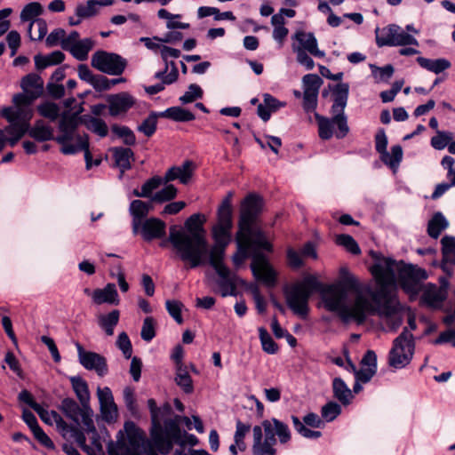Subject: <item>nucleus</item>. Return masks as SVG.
Instances as JSON below:
<instances>
[{
    "instance_id": "nucleus-1",
    "label": "nucleus",
    "mask_w": 455,
    "mask_h": 455,
    "mask_svg": "<svg viewBox=\"0 0 455 455\" xmlns=\"http://www.w3.org/2000/svg\"><path fill=\"white\" fill-rule=\"evenodd\" d=\"M371 273L376 282L375 289L370 283H361L347 267H341L338 282L323 295V306L344 323L362 324L369 315H377L385 318L395 331L403 323L396 297V276L403 291L416 296L427 274L411 264L380 256L375 258Z\"/></svg>"
},
{
    "instance_id": "nucleus-2",
    "label": "nucleus",
    "mask_w": 455,
    "mask_h": 455,
    "mask_svg": "<svg viewBox=\"0 0 455 455\" xmlns=\"http://www.w3.org/2000/svg\"><path fill=\"white\" fill-rule=\"evenodd\" d=\"M232 196L233 194L229 192L218 209L217 223L212 228V238L215 243L210 249L209 258H207V261L221 278L220 288L222 297L233 294L235 290V286L229 279V269L223 261L226 248L231 242Z\"/></svg>"
},
{
    "instance_id": "nucleus-3",
    "label": "nucleus",
    "mask_w": 455,
    "mask_h": 455,
    "mask_svg": "<svg viewBox=\"0 0 455 455\" xmlns=\"http://www.w3.org/2000/svg\"><path fill=\"white\" fill-rule=\"evenodd\" d=\"M203 214H193L185 222L186 230H171L169 240L179 258L190 268L207 262L210 250L206 240Z\"/></svg>"
},
{
    "instance_id": "nucleus-4",
    "label": "nucleus",
    "mask_w": 455,
    "mask_h": 455,
    "mask_svg": "<svg viewBox=\"0 0 455 455\" xmlns=\"http://www.w3.org/2000/svg\"><path fill=\"white\" fill-rule=\"evenodd\" d=\"M237 251L233 255L234 265L240 266L250 253L252 254L251 270L254 276L267 286L273 287L276 283V272L260 251L269 252L264 246L258 245L252 235L237 231L235 236Z\"/></svg>"
},
{
    "instance_id": "nucleus-5",
    "label": "nucleus",
    "mask_w": 455,
    "mask_h": 455,
    "mask_svg": "<svg viewBox=\"0 0 455 455\" xmlns=\"http://www.w3.org/2000/svg\"><path fill=\"white\" fill-rule=\"evenodd\" d=\"M36 411L44 422L48 425H56L58 431L64 438L75 442L88 455H104L100 438L92 419H84L85 430L91 441L90 444H87L84 434L73 427H69L56 411L44 410L41 405L40 409Z\"/></svg>"
},
{
    "instance_id": "nucleus-6",
    "label": "nucleus",
    "mask_w": 455,
    "mask_h": 455,
    "mask_svg": "<svg viewBox=\"0 0 455 455\" xmlns=\"http://www.w3.org/2000/svg\"><path fill=\"white\" fill-rule=\"evenodd\" d=\"M349 85L339 83L332 88L333 104L331 108V117H324L315 113V118L318 122L319 137L329 140L332 136L340 140L349 132L347 117L345 115V108L347 103Z\"/></svg>"
},
{
    "instance_id": "nucleus-7",
    "label": "nucleus",
    "mask_w": 455,
    "mask_h": 455,
    "mask_svg": "<svg viewBox=\"0 0 455 455\" xmlns=\"http://www.w3.org/2000/svg\"><path fill=\"white\" fill-rule=\"evenodd\" d=\"M81 108L73 113H64L61 116L59 130L60 134L56 137V141L61 146L60 151L64 155H73L79 151H84V159L86 169L92 167V156L89 150V140L86 135L76 133V129L79 124L78 115Z\"/></svg>"
},
{
    "instance_id": "nucleus-8",
    "label": "nucleus",
    "mask_w": 455,
    "mask_h": 455,
    "mask_svg": "<svg viewBox=\"0 0 455 455\" xmlns=\"http://www.w3.org/2000/svg\"><path fill=\"white\" fill-rule=\"evenodd\" d=\"M13 107L2 109L1 116L9 122V125L4 131L8 134L7 141L13 147L28 131L29 122L32 118V108H29L30 99L23 95H15Z\"/></svg>"
},
{
    "instance_id": "nucleus-9",
    "label": "nucleus",
    "mask_w": 455,
    "mask_h": 455,
    "mask_svg": "<svg viewBox=\"0 0 455 455\" xmlns=\"http://www.w3.org/2000/svg\"><path fill=\"white\" fill-rule=\"evenodd\" d=\"M263 206L262 198L255 194L247 196L241 204L238 231L252 235L258 245L272 251V243L266 234L256 225L257 218Z\"/></svg>"
},
{
    "instance_id": "nucleus-10",
    "label": "nucleus",
    "mask_w": 455,
    "mask_h": 455,
    "mask_svg": "<svg viewBox=\"0 0 455 455\" xmlns=\"http://www.w3.org/2000/svg\"><path fill=\"white\" fill-rule=\"evenodd\" d=\"M313 291V276L307 275L302 280L286 285L283 289L286 303L292 312L301 317L307 315L308 299Z\"/></svg>"
},
{
    "instance_id": "nucleus-11",
    "label": "nucleus",
    "mask_w": 455,
    "mask_h": 455,
    "mask_svg": "<svg viewBox=\"0 0 455 455\" xmlns=\"http://www.w3.org/2000/svg\"><path fill=\"white\" fill-rule=\"evenodd\" d=\"M148 406L151 414L152 427L150 429V443L162 455H167L170 450V443L164 441L163 434L165 431V419L171 414L172 408L169 404L157 407L156 401L151 398L148 401Z\"/></svg>"
},
{
    "instance_id": "nucleus-12",
    "label": "nucleus",
    "mask_w": 455,
    "mask_h": 455,
    "mask_svg": "<svg viewBox=\"0 0 455 455\" xmlns=\"http://www.w3.org/2000/svg\"><path fill=\"white\" fill-rule=\"evenodd\" d=\"M414 347L413 335L407 328H404L393 342V347L388 354L389 365L395 369L404 368L412 359Z\"/></svg>"
},
{
    "instance_id": "nucleus-13",
    "label": "nucleus",
    "mask_w": 455,
    "mask_h": 455,
    "mask_svg": "<svg viewBox=\"0 0 455 455\" xmlns=\"http://www.w3.org/2000/svg\"><path fill=\"white\" fill-rule=\"evenodd\" d=\"M292 50L296 53L298 62L307 69L313 68V34L304 30H297L291 37Z\"/></svg>"
},
{
    "instance_id": "nucleus-14",
    "label": "nucleus",
    "mask_w": 455,
    "mask_h": 455,
    "mask_svg": "<svg viewBox=\"0 0 455 455\" xmlns=\"http://www.w3.org/2000/svg\"><path fill=\"white\" fill-rule=\"evenodd\" d=\"M92 66L103 73L118 76L124 72L126 61L116 53L99 51L92 57Z\"/></svg>"
},
{
    "instance_id": "nucleus-15",
    "label": "nucleus",
    "mask_w": 455,
    "mask_h": 455,
    "mask_svg": "<svg viewBox=\"0 0 455 455\" xmlns=\"http://www.w3.org/2000/svg\"><path fill=\"white\" fill-rule=\"evenodd\" d=\"M163 438L164 441L170 443L171 448L168 451V454L172 450L174 443L180 447H184L187 444L193 447L199 443V440L196 435L187 432H182L180 428L179 423L175 419H172L165 421V431L163 434Z\"/></svg>"
},
{
    "instance_id": "nucleus-16",
    "label": "nucleus",
    "mask_w": 455,
    "mask_h": 455,
    "mask_svg": "<svg viewBox=\"0 0 455 455\" xmlns=\"http://www.w3.org/2000/svg\"><path fill=\"white\" fill-rule=\"evenodd\" d=\"M79 363L87 370H94L100 376L108 372L106 359L100 355L85 351L80 343H76Z\"/></svg>"
},
{
    "instance_id": "nucleus-17",
    "label": "nucleus",
    "mask_w": 455,
    "mask_h": 455,
    "mask_svg": "<svg viewBox=\"0 0 455 455\" xmlns=\"http://www.w3.org/2000/svg\"><path fill=\"white\" fill-rule=\"evenodd\" d=\"M252 455H275L276 450L274 445L275 438H271L267 435L263 437L261 426L256 425L252 427Z\"/></svg>"
},
{
    "instance_id": "nucleus-18",
    "label": "nucleus",
    "mask_w": 455,
    "mask_h": 455,
    "mask_svg": "<svg viewBox=\"0 0 455 455\" xmlns=\"http://www.w3.org/2000/svg\"><path fill=\"white\" fill-rule=\"evenodd\" d=\"M108 110L112 116L126 113L135 103L134 98L128 92H120L108 97Z\"/></svg>"
},
{
    "instance_id": "nucleus-19",
    "label": "nucleus",
    "mask_w": 455,
    "mask_h": 455,
    "mask_svg": "<svg viewBox=\"0 0 455 455\" xmlns=\"http://www.w3.org/2000/svg\"><path fill=\"white\" fill-rule=\"evenodd\" d=\"M261 427L264 429L265 435L271 438H275L276 435L282 444L287 443L291 438L289 427L276 419L264 420Z\"/></svg>"
},
{
    "instance_id": "nucleus-20",
    "label": "nucleus",
    "mask_w": 455,
    "mask_h": 455,
    "mask_svg": "<svg viewBox=\"0 0 455 455\" xmlns=\"http://www.w3.org/2000/svg\"><path fill=\"white\" fill-rule=\"evenodd\" d=\"M165 228L166 225L163 220L150 218L141 221L138 232L140 233L144 240L151 241L163 237L165 235Z\"/></svg>"
},
{
    "instance_id": "nucleus-21",
    "label": "nucleus",
    "mask_w": 455,
    "mask_h": 455,
    "mask_svg": "<svg viewBox=\"0 0 455 455\" xmlns=\"http://www.w3.org/2000/svg\"><path fill=\"white\" fill-rule=\"evenodd\" d=\"M446 290L435 284L427 283L423 289L421 301L430 307L439 308L446 299Z\"/></svg>"
},
{
    "instance_id": "nucleus-22",
    "label": "nucleus",
    "mask_w": 455,
    "mask_h": 455,
    "mask_svg": "<svg viewBox=\"0 0 455 455\" xmlns=\"http://www.w3.org/2000/svg\"><path fill=\"white\" fill-rule=\"evenodd\" d=\"M303 92L293 91L296 99L301 100V106L305 112L310 114L313 111V74H307L302 78Z\"/></svg>"
},
{
    "instance_id": "nucleus-23",
    "label": "nucleus",
    "mask_w": 455,
    "mask_h": 455,
    "mask_svg": "<svg viewBox=\"0 0 455 455\" xmlns=\"http://www.w3.org/2000/svg\"><path fill=\"white\" fill-rule=\"evenodd\" d=\"M92 299L97 305L109 304L118 305L120 299L114 283H108L102 289H95L92 292Z\"/></svg>"
},
{
    "instance_id": "nucleus-24",
    "label": "nucleus",
    "mask_w": 455,
    "mask_h": 455,
    "mask_svg": "<svg viewBox=\"0 0 455 455\" xmlns=\"http://www.w3.org/2000/svg\"><path fill=\"white\" fill-rule=\"evenodd\" d=\"M193 174V163L190 161L184 162L180 166H173L170 168L165 175L164 181L170 182L179 180L182 184H188Z\"/></svg>"
},
{
    "instance_id": "nucleus-25",
    "label": "nucleus",
    "mask_w": 455,
    "mask_h": 455,
    "mask_svg": "<svg viewBox=\"0 0 455 455\" xmlns=\"http://www.w3.org/2000/svg\"><path fill=\"white\" fill-rule=\"evenodd\" d=\"M342 412V407L334 401H330L322 407L321 418L315 414V427H323L324 423L336 419Z\"/></svg>"
},
{
    "instance_id": "nucleus-26",
    "label": "nucleus",
    "mask_w": 455,
    "mask_h": 455,
    "mask_svg": "<svg viewBox=\"0 0 455 455\" xmlns=\"http://www.w3.org/2000/svg\"><path fill=\"white\" fill-rule=\"evenodd\" d=\"M21 87L24 91V93H20L19 95L27 96L30 99L29 108H31V104L35 99H36L41 93L43 84L41 79L36 75H28L23 77L21 81Z\"/></svg>"
},
{
    "instance_id": "nucleus-27",
    "label": "nucleus",
    "mask_w": 455,
    "mask_h": 455,
    "mask_svg": "<svg viewBox=\"0 0 455 455\" xmlns=\"http://www.w3.org/2000/svg\"><path fill=\"white\" fill-rule=\"evenodd\" d=\"M443 262L442 267L445 272H449L455 264V237L444 235L442 240Z\"/></svg>"
},
{
    "instance_id": "nucleus-28",
    "label": "nucleus",
    "mask_w": 455,
    "mask_h": 455,
    "mask_svg": "<svg viewBox=\"0 0 455 455\" xmlns=\"http://www.w3.org/2000/svg\"><path fill=\"white\" fill-rule=\"evenodd\" d=\"M150 204L141 200L136 199L131 203L130 212L132 216V228L134 233H138L142 219L148 213Z\"/></svg>"
},
{
    "instance_id": "nucleus-29",
    "label": "nucleus",
    "mask_w": 455,
    "mask_h": 455,
    "mask_svg": "<svg viewBox=\"0 0 455 455\" xmlns=\"http://www.w3.org/2000/svg\"><path fill=\"white\" fill-rule=\"evenodd\" d=\"M333 396L344 406L350 404L353 395L350 388L340 378H335L332 380Z\"/></svg>"
},
{
    "instance_id": "nucleus-30",
    "label": "nucleus",
    "mask_w": 455,
    "mask_h": 455,
    "mask_svg": "<svg viewBox=\"0 0 455 455\" xmlns=\"http://www.w3.org/2000/svg\"><path fill=\"white\" fill-rule=\"evenodd\" d=\"M391 31L393 35L392 41H389L387 44H394V46H405V45H414L418 46V40L411 35L406 33L398 25L392 24Z\"/></svg>"
},
{
    "instance_id": "nucleus-31",
    "label": "nucleus",
    "mask_w": 455,
    "mask_h": 455,
    "mask_svg": "<svg viewBox=\"0 0 455 455\" xmlns=\"http://www.w3.org/2000/svg\"><path fill=\"white\" fill-rule=\"evenodd\" d=\"M403 156L402 147L400 145H395L391 147L390 152L387 151L380 156V160L388 166L393 172H396L403 160Z\"/></svg>"
},
{
    "instance_id": "nucleus-32",
    "label": "nucleus",
    "mask_w": 455,
    "mask_h": 455,
    "mask_svg": "<svg viewBox=\"0 0 455 455\" xmlns=\"http://www.w3.org/2000/svg\"><path fill=\"white\" fill-rule=\"evenodd\" d=\"M113 156L115 163L121 169L122 173L129 170L132 166L133 159V152L129 148H113Z\"/></svg>"
},
{
    "instance_id": "nucleus-33",
    "label": "nucleus",
    "mask_w": 455,
    "mask_h": 455,
    "mask_svg": "<svg viewBox=\"0 0 455 455\" xmlns=\"http://www.w3.org/2000/svg\"><path fill=\"white\" fill-rule=\"evenodd\" d=\"M417 62L421 68L435 74H439L451 67V62L446 59L431 60L424 57H418Z\"/></svg>"
},
{
    "instance_id": "nucleus-34",
    "label": "nucleus",
    "mask_w": 455,
    "mask_h": 455,
    "mask_svg": "<svg viewBox=\"0 0 455 455\" xmlns=\"http://www.w3.org/2000/svg\"><path fill=\"white\" fill-rule=\"evenodd\" d=\"M29 135L38 141L55 140L52 128L42 120L36 122L35 125L28 131Z\"/></svg>"
},
{
    "instance_id": "nucleus-35",
    "label": "nucleus",
    "mask_w": 455,
    "mask_h": 455,
    "mask_svg": "<svg viewBox=\"0 0 455 455\" xmlns=\"http://www.w3.org/2000/svg\"><path fill=\"white\" fill-rule=\"evenodd\" d=\"M313 253V244L308 242L302 251L299 253L292 248L287 249V259L289 266L293 269H298L303 265V258Z\"/></svg>"
},
{
    "instance_id": "nucleus-36",
    "label": "nucleus",
    "mask_w": 455,
    "mask_h": 455,
    "mask_svg": "<svg viewBox=\"0 0 455 455\" xmlns=\"http://www.w3.org/2000/svg\"><path fill=\"white\" fill-rule=\"evenodd\" d=\"M65 59V55L60 51H54L47 55H36L35 57V64L37 69H44L50 66L61 63Z\"/></svg>"
},
{
    "instance_id": "nucleus-37",
    "label": "nucleus",
    "mask_w": 455,
    "mask_h": 455,
    "mask_svg": "<svg viewBox=\"0 0 455 455\" xmlns=\"http://www.w3.org/2000/svg\"><path fill=\"white\" fill-rule=\"evenodd\" d=\"M448 220L442 212H436L428 221L427 234L434 239L439 237L441 233L448 228Z\"/></svg>"
},
{
    "instance_id": "nucleus-38",
    "label": "nucleus",
    "mask_w": 455,
    "mask_h": 455,
    "mask_svg": "<svg viewBox=\"0 0 455 455\" xmlns=\"http://www.w3.org/2000/svg\"><path fill=\"white\" fill-rule=\"evenodd\" d=\"M174 381L185 394L189 395L194 392L193 380L187 367L176 368Z\"/></svg>"
},
{
    "instance_id": "nucleus-39",
    "label": "nucleus",
    "mask_w": 455,
    "mask_h": 455,
    "mask_svg": "<svg viewBox=\"0 0 455 455\" xmlns=\"http://www.w3.org/2000/svg\"><path fill=\"white\" fill-rule=\"evenodd\" d=\"M160 116L166 117L176 122H188L196 118L195 115L180 107H172L160 114Z\"/></svg>"
},
{
    "instance_id": "nucleus-40",
    "label": "nucleus",
    "mask_w": 455,
    "mask_h": 455,
    "mask_svg": "<svg viewBox=\"0 0 455 455\" xmlns=\"http://www.w3.org/2000/svg\"><path fill=\"white\" fill-rule=\"evenodd\" d=\"M120 313L117 309H114L108 314L100 315L98 317L99 325L104 330L107 335L112 336L114 329L119 322Z\"/></svg>"
},
{
    "instance_id": "nucleus-41",
    "label": "nucleus",
    "mask_w": 455,
    "mask_h": 455,
    "mask_svg": "<svg viewBox=\"0 0 455 455\" xmlns=\"http://www.w3.org/2000/svg\"><path fill=\"white\" fill-rule=\"evenodd\" d=\"M165 183L164 177L154 176L142 185L140 190H134L133 195L138 197H150L152 199L153 192Z\"/></svg>"
},
{
    "instance_id": "nucleus-42",
    "label": "nucleus",
    "mask_w": 455,
    "mask_h": 455,
    "mask_svg": "<svg viewBox=\"0 0 455 455\" xmlns=\"http://www.w3.org/2000/svg\"><path fill=\"white\" fill-rule=\"evenodd\" d=\"M271 24L274 27L273 38L283 45V41L289 34V30L285 28V20L282 18V14H274L271 18Z\"/></svg>"
},
{
    "instance_id": "nucleus-43",
    "label": "nucleus",
    "mask_w": 455,
    "mask_h": 455,
    "mask_svg": "<svg viewBox=\"0 0 455 455\" xmlns=\"http://www.w3.org/2000/svg\"><path fill=\"white\" fill-rule=\"evenodd\" d=\"M157 16L159 19L167 20L166 28L168 29H175V28L188 29L190 28L189 23L179 21V20L181 19L180 14H172V13L169 12L166 9H160L157 12Z\"/></svg>"
},
{
    "instance_id": "nucleus-44",
    "label": "nucleus",
    "mask_w": 455,
    "mask_h": 455,
    "mask_svg": "<svg viewBox=\"0 0 455 455\" xmlns=\"http://www.w3.org/2000/svg\"><path fill=\"white\" fill-rule=\"evenodd\" d=\"M295 430L304 437L313 436V431L310 429L313 427V413H308L303 417V421L297 416L291 417Z\"/></svg>"
},
{
    "instance_id": "nucleus-45",
    "label": "nucleus",
    "mask_w": 455,
    "mask_h": 455,
    "mask_svg": "<svg viewBox=\"0 0 455 455\" xmlns=\"http://www.w3.org/2000/svg\"><path fill=\"white\" fill-rule=\"evenodd\" d=\"M70 382L79 401L83 404L87 403L90 399V392L86 381L81 377L76 376L70 378Z\"/></svg>"
},
{
    "instance_id": "nucleus-46",
    "label": "nucleus",
    "mask_w": 455,
    "mask_h": 455,
    "mask_svg": "<svg viewBox=\"0 0 455 455\" xmlns=\"http://www.w3.org/2000/svg\"><path fill=\"white\" fill-rule=\"evenodd\" d=\"M251 430L252 431L250 424L243 423L240 419L236 420L234 442L240 446V451H244L246 450L247 445L245 443V437Z\"/></svg>"
},
{
    "instance_id": "nucleus-47",
    "label": "nucleus",
    "mask_w": 455,
    "mask_h": 455,
    "mask_svg": "<svg viewBox=\"0 0 455 455\" xmlns=\"http://www.w3.org/2000/svg\"><path fill=\"white\" fill-rule=\"evenodd\" d=\"M93 41L90 38L80 39L76 44H75L70 52L71 54L79 60H84L88 57L89 52L93 47Z\"/></svg>"
},
{
    "instance_id": "nucleus-48",
    "label": "nucleus",
    "mask_w": 455,
    "mask_h": 455,
    "mask_svg": "<svg viewBox=\"0 0 455 455\" xmlns=\"http://www.w3.org/2000/svg\"><path fill=\"white\" fill-rule=\"evenodd\" d=\"M44 12L43 6L38 2H31L26 4L20 12V20L22 22H32Z\"/></svg>"
},
{
    "instance_id": "nucleus-49",
    "label": "nucleus",
    "mask_w": 455,
    "mask_h": 455,
    "mask_svg": "<svg viewBox=\"0 0 455 455\" xmlns=\"http://www.w3.org/2000/svg\"><path fill=\"white\" fill-rule=\"evenodd\" d=\"M47 23L44 19H36L30 22L28 29L31 40H42L47 34Z\"/></svg>"
},
{
    "instance_id": "nucleus-50",
    "label": "nucleus",
    "mask_w": 455,
    "mask_h": 455,
    "mask_svg": "<svg viewBox=\"0 0 455 455\" xmlns=\"http://www.w3.org/2000/svg\"><path fill=\"white\" fill-rule=\"evenodd\" d=\"M99 12V1L89 0L86 4L76 7V15L84 20L95 16Z\"/></svg>"
},
{
    "instance_id": "nucleus-51",
    "label": "nucleus",
    "mask_w": 455,
    "mask_h": 455,
    "mask_svg": "<svg viewBox=\"0 0 455 455\" xmlns=\"http://www.w3.org/2000/svg\"><path fill=\"white\" fill-rule=\"evenodd\" d=\"M338 245L345 248L348 252L358 255L361 253V249L356 241L350 235H338L335 238Z\"/></svg>"
},
{
    "instance_id": "nucleus-52",
    "label": "nucleus",
    "mask_w": 455,
    "mask_h": 455,
    "mask_svg": "<svg viewBox=\"0 0 455 455\" xmlns=\"http://www.w3.org/2000/svg\"><path fill=\"white\" fill-rule=\"evenodd\" d=\"M84 124L88 130L96 133L100 137H105L108 134V126L106 123L100 118L89 116L84 119Z\"/></svg>"
},
{
    "instance_id": "nucleus-53",
    "label": "nucleus",
    "mask_w": 455,
    "mask_h": 455,
    "mask_svg": "<svg viewBox=\"0 0 455 455\" xmlns=\"http://www.w3.org/2000/svg\"><path fill=\"white\" fill-rule=\"evenodd\" d=\"M259 335L262 349L267 354H275L278 351V346L274 341L270 334L264 327L259 328Z\"/></svg>"
},
{
    "instance_id": "nucleus-54",
    "label": "nucleus",
    "mask_w": 455,
    "mask_h": 455,
    "mask_svg": "<svg viewBox=\"0 0 455 455\" xmlns=\"http://www.w3.org/2000/svg\"><path fill=\"white\" fill-rule=\"evenodd\" d=\"M372 76L377 83L387 82L394 74V68L392 65H386L382 68H379L376 65H370Z\"/></svg>"
},
{
    "instance_id": "nucleus-55",
    "label": "nucleus",
    "mask_w": 455,
    "mask_h": 455,
    "mask_svg": "<svg viewBox=\"0 0 455 455\" xmlns=\"http://www.w3.org/2000/svg\"><path fill=\"white\" fill-rule=\"evenodd\" d=\"M124 81V78L108 79L104 76L97 75L94 76L91 84L98 91H107L116 84Z\"/></svg>"
},
{
    "instance_id": "nucleus-56",
    "label": "nucleus",
    "mask_w": 455,
    "mask_h": 455,
    "mask_svg": "<svg viewBox=\"0 0 455 455\" xmlns=\"http://www.w3.org/2000/svg\"><path fill=\"white\" fill-rule=\"evenodd\" d=\"M177 196V188L173 185H166L152 196V201L164 203L172 200Z\"/></svg>"
},
{
    "instance_id": "nucleus-57",
    "label": "nucleus",
    "mask_w": 455,
    "mask_h": 455,
    "mask_svg": "<svg viewBox=\"0 0 455 455\" xmlns=\"http://www.w3.org/2000/svg\"><path fill=\"white\" fill-rule=\"evenodd\" d=\"M452 133L444 131H436V135L431 139V146L437 150H442L447 147L452 140Z\"/></svg>"
},
{
    "instance_id": "nucleus-58",
    "label": "nucleus",
    "mask_w": 455,
    "mask_h": 455,
    "mask_svg": "<svg viewBox=\"0 0 455 455\" xmlns=\"http://www.w3.org/2000/svg\"><path fill=\"white\" fill-rule=\"evenodd\" d=\"M156 323L152 316H148L144 319L141 328V339L147 342L151 341L156 336Z\"/></svg>"
},
{
    "instance_id": "nucleus-59",
    "label": "nucleus",
    "mask_w": 455,
    "mask_h": 455,
    "mask_svg": "<svg viewBox=\"0 0 455 455\" xmlns=\"http://www.w3.org/2000/svg\"><path fill=\"white\" fill-rule=\"evenodd\" d=\"M203 97V90L202 88L196 84H192L188 86V91L180 98V100L182 104L191 103L198 99Z\"/></svg>"
},
{
    "instance_id": "nucleus-60",
    "label": "nucleus",
    "mask_w": 455,
    "mask_h": 455,
    "mask_svg": "<svg viewBox=\"0 0 455 455\" xmlns=\"http://www.w3.org/2000/svg\"><path fill=\"white\" fill-rule=\"evenodd\" d=\"M166 309L170 315L178 323H182L183 319L181 315V311L183 308V304L179 300H167L166 301Z\"/></svg>"
},
{
    "instance_id": "nucleus-61",
    "label": "nucleus",
    "mask_w": 455,
    "mask_h": 455,
    "mask_svg": "<svg viewBox=\"0 0 455 455\" xmlns=\"http://www.w3.org/2000/svg\"><path fill=\"white\" fill-rule=\"evenodd\" d=\"M37 110L42 116L49 118L52 121L57 119L60 114V109L58 106L51 102L41 104L40 106H38Z\"/></svg>"
},
{
    "instance_id": "nucleus-62",
    "label": "nucleus",
    "mask_w": 455,
    "mask_h": 455,
    "mask_svg": "<svg viewBox=\"0 0 455 455\" xmlns=\"http://www.w3.org/2000/svg\"><path fill=\"white\" fill-rule=\"evenodd\" d=\"M391 25L383 28L381 30L376 28V44L378 46H394V44H387L389 41L394 40L391 33Z\"/></svg>"
},
{
    "instance_id": "nucleus-63",
    "label": "nucleus",
    "mask_w": 455,
    "mask_h": 455,
    "mask_svg": "<svg viewBox=\"0 0 455 455\" xmlns=\"http://www.w3.org/2000/svg\"><path fill=\"white\" fill-rule=\"evenodd\" d=\"M116 345L120 350H122L125 358L129 359L132 354V347L131 340L125 332H121L118 335Z\"/></svg>"
},
{
    "instance_id": "nucleus-64",
    "label": "nucleus",
    "mask_w": 455,
    "mask_h": 455,
    "mask_svg": "<svg viewBox=\"0 0 455 455\" xmlns=\"http://www.w3.org/2000/svg\"><path fill=\"white\" fill-rule=\"evenodd\" d=\"M123 395L128 411L132 413H135L137 411V403L134 389L131 387H126L123 391Z\"/></svg>"
}]
</instances>
